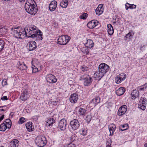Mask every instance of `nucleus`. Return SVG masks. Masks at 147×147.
<instances>
[{
    "instance_id": "53",
    "label": "nucleus",
    "mask_w": 147,
    "mask_h": 147,
    "mask_svg": "<svg viewBox=\"0 0 147 147\" xmlns=\"http://www.w3.org/2000/svg\"><path fill=\"white\" fill-rule=\"evenodd\" d=\"M127 4H126L125 5V8L126 10H127L129 8H130L129 5V6H127Z\"/></svg>"
},
{
    "instance_id": "2",
    "label": "nucleus",
    "mask_w": 147,
    "mask_h": 147,
    "mask_svg": "<svg viewBox=\"0 0 147 147\" xmlns=\"http://www.w3.org/2000/svg\"><path fill=\"white\" fill-rule=\"evenodd\" d=\"M109 69V66L105 63H101L98 67V71L96 72L94 75L96 80H99L108 71Z\"/></svg>"
},
{
    "instance_id": "7",
    "label": "nucleus",
    "mask_w": 147,
    "mask_h": 147,
    "mask_svg": "<svg viewBox=\"0 0 147 147\" xmlns=\"http://www.w3.org/2000/svg\"><path fill=\"white\" fill-rule=\"evenodd\" d=\"M30 94V92L28 90L25 89L22 91L20 98L22 101H26L29 98Z\"/></svg>"
},
{
    "instance_id": "26",
    "label": "nucleus",
    "mask_w": 147,
    "mask_h": 147,
    "mask_svg": "<svg viewBox=\"0 0 147 147\" xmlns=\"http://www.w3.org/2000/svg\"><path fill=\"white\" fill-rule=\"evenodd\" d=\"M32 123L31 122H29L26 123V126L27 130L28 131H32L33 128L32 127Z\"/></svg>"
},
{
    "instance_id": "24",
    "label": "nucleus",
    "mask_w": 147,
    "mask_h": 147,
    "mask_svg": "<svg viewBox=\"0 0 147 147\" xmlns=\"http://www.w3.org/2000/svg\"><path fill=\"white\" fill-rule=\"evenodd\" d=\"M107 32L110 35H111L114 33V30L112 25L110 24L107 25Z\"/></svg>"
},
{
    "instance_id": "37",
    "label": "nucleus",
    "mask_w": 147,
    "mask_h": 147,
    "mask_svg": "<svg viewBox=\"0 0 147 147\" xmlns=\"http://www.w3.org/2000/svg\"><path fill=\"white\" fill-rule=\"evenodd\" d=\"M5 42L2 40H0V52L3 49L4 47Z\"/></svg>"
},
{
    "instance_id": "50",
    "label": "nucleus",
    "mask_w": 147,
    "mask_h": 147,
    "mask_svg": "<svg viewBox=\"0 0 147 147\" xmlns=\"http://www.w3.org/2000/svg\"><path fill=\"white\" fill-rule=\"evenodd\" d=\"M52 26L55 28H57L58 26L57 23L55 21H53Z\"/></svg>"
},
{
    "instance_id": "35",
    "label": "nucleus",
    "mask_w": 147,
    "mask_h": 147,
    "mask_svg": "<svg viewBox=\"0 0 147 147\" xmlns=\"http://www.w3.org/2000/svg\"><path fill=\"white\" fill-rule=\"evenodd\" d=\"M8 109L5 105L4 106H0V115L3 113H1L2 111L4 112Z\"/></svg>"
},
{
    "instance_id": "36",
    "label": "nucleus",
    "mask_w": 147,
    "mask_h": 147,
    "mask_svg": "<svg viewBox=\"0 0 147 147\" xmlns=\"http://www.w3.org/2000/svg\"><path fill=\"white\" fill-rule=\"evenodd\" d=\"M117 76L119 77V78H121V80H122V81L124 80L126 78V75L124 73H121Z\"/></svg>"
},
{
    "instance_id": "56",
    "label": "nucleus",
    "mask_w": 147,
    "mask_h": 147,
    "mask_svg": "<svg viewBox=\"0 0 147 147\" xmlns=\"http://www.w3.org/2000/svg\"><path fill=\"white\" fill-rule=\"evenodd\" d=\"M107 145V146H106V147H110L111 146V144H110L109 145V144H108V145Z\"/></svg>"
},
{
    "instance_id": "43",
    "label": "nucleus",
    "mask_w": 147,
    "mask_h": 147,
    "mask_svg": "<svg viewBox=\"0 0 147 147\" xmlns=\"http://www.w3.org/2000/svg\"><path fill=\"white\" fill-rule=\"evenodd\" d=\"M115 81L116 83L119 84L121 83L122 80H121V78H119V77L117 76L115 77Z\"/></svg>"
},
{
    "instance_id": "33",
    "label": "nucleus",
    "mask_w": 147,
    "mask_h": 147,
    "mask_svg": "<svg viewBox=\"0 0 147 147\" xmlns=\"http://www.w3.org/2000/svg\"><path fill=\"white\" fill-rule=\"evenodd\" d=\"M7 128V127H6V125H5V122H3L0 125V131H4Z\"/></svg>"
},
{
    "instance_id": "20",
    "label": "nucleus",
    "mask_w": 147,
    "mask_h": 147,
    "mask_svg": "<svg viewBox=\"0 0 147 147\" xmlns=\"http://www.w3.org/2000/svg\"><path fill=\"white\" fill-rule=\"evenodd\" d=\"M9 144L11 147H18L19 144V142L18 140L14 139L10 142Z\"/></svg>"
},
{
    "instance_id": "13",
    "label": "nucleus",
    "mask_w": 147,
    "mask_h": 147,
    "mask_svg": "<svg viewBox=\"0 0 147 147\" xmlns=\"http://www.w3.org/2000/svg\"><path fill=\"white\" fill-rule=\"evenodd\" d=\"M27 46L29 51L34 50L36 47V43L34 41H30L27 44Z\"/></svg>"
},
{
    "instance_id": "6",
    "label": "nucleus",
    "mask_w": 147,
    "mask_h": 147,
    "mask_svg": "<svg viewBox=\"0 0 147 147\" xmlns=\"http://www.w3.org/2000/svg\"><path fill=\"white\" fill-rule=\"evenodd\" d=\"M25 9L29 13L34 15L37 12V10L35 5H25Z\"/></svg>"
},
{
    "instance_id": "31",
    "label": "nucleus",
    "mask_w": 147,
    "mask_h": 147,
    "mask_svg": "<svg viewBox=\"0 0 147 147\" xmlns=\"http://www.w3.org/2000/svg\"><path fill=\"white\" fill-rule=\"evenodd\" d=\"M36 4L35 1L34 0H27L25 5H33Z\"/></svg>"
},
{
    "instance_id": "58",
    "label": "nucleus",
    "mask_w": 147,
    "mask_h": 147,
    "mask_svg": "<svg viewBox=\"0 0 147 147\" xmlns=\"http://www.w3.org/2000/svg\"><path fill=\"white\" fill-rule=\"evenodd\" d=\"M82 71H84V67H82Z\"/></svg>"
},
{
    "instance_id": "15",
    "label": "nucleus",
    "mask_w": 147,
    "mask_h": 147,
    "mask_svg": "<svg viewBox=\"0 0 147 147\" xmlns=\"http://www.w3.org/2000/svg\"><path fill=\"white\" fill-rule=\"evenodd\" d=\"M78 99V95L76 93L71 94L69 98V100L70 102L74 104L77 102Z\"/></svg>"
},
{
    "instance_id": "23",
    "label": "nucleus",
    "mask_w": 147,
    "mask_h": 147,
    "mask_svg": "<svg viewBox=\"0 0 147 147\" xmlns=\"http://www.w3.org/2000/svg\"><path fill=\"white\" fill-rule=\"evenodd\" d=\"M94 45V43L92 41L91 39L87 40V42L85 44V46L86 47L89 48H92Z\"/></svg>"
},
{
    "instance_id": "40",
    "label": "nucleus",
    "mask_w": 147,
    "mask_h": 147,
    "mask_svg": "<svg viewBox=\"0 0 147 147\" xmlns=\"http://www.w3.org/2000/svg\"><path fill=\"white\" fill-rule=\"evenodd\" d=\"M88 15L87 13H84L81 15L80 16V18L83 20H85L87 18Z\"/></svg>"
},
{
    "instance_id": "44",
    "label": "nucleus",
    "mask_w": 147,
    "mask_h": 147,
    "mask_svg": "<svg viewBox=\"0 0 147 147\" xmlns=\"http://www.w3.org/2000/svg\"><path fill=\"white\" fill-rule=\"evenodd\" d=\"M87 47L83 48L82 49V51L84 54H87L89 53V51Z\"/></svg>"
},
{
    "instance_id": "21",
    "label": "nucleus",
    "mask_w": 147,
    "mask_h": 147,
    "mask_svg": "<svg viewBox=\"0 0 147 147\" xmlns=\"http://www.w3.org/2000/svg\"><path fill=\"white\" fill-rule=\"evenodd\" d=\"M125 91L124 87H121L116 91V93L118 96H121L124 94Z\"/></svg>"
},
{
    "instance_id": "30",
    "label": "nucleus",
    "mask_w": 147,
    "mask_h": 147,
    "mask_svg": "<svg viewBox=\"0 0 147 147\" xmlns=\"http://www.w3.org/2000/svg\"><path fill=\"white\" fill-rule=\"evenodd\" d=\"M68 4V1L66 0H64L62 1L60 3V5L63 8H66Z\"/></svg>"
},
{
    "instance_id": "17",
    "label": "nucleus",
    "mask_w": 147,
    "mask_h": 147,
    "mask_svg": "<svg viewBox=\"0 0 147 147\" xmlns=\"http://www.w3.org/2000/svg\"><path fill=\"white\" fill-rule=\"evenodd\" d=\"M57 5V2L54 0L51 1L49 5V10L51 11H54L56 9Z\"/></svg>"
},
{
    "instance_id": "1",
    "label": "nucleus",
    "mask_w": 147,
    "mask_h": 147,
    "mask_svg": "<svg viewBox=\"0 0 147 147\" xmlns=\"http://www.w3.org/2000/svg\"><path fill=\"white\" fill-rule=\"evenodd\" d=\"M13 35L17 38H24L26 37H38L39 40L42 39V34L41 31L37 30L36 26L34 25L26 26L24 29L20 27L15 28L13 30Z\"/></svg>"
},
{
    "instance_id": "41",
    "label": "nucleus",
    "mask_w": 147,
    "mask_h": 147,
    "mask_svg": "<svg viewBox=\"0 0 147 147\" xmlns=\"http://www.w3.org/2000/svg\"><path fill=\"white\" fill-rule=\"evenodd\" d=\"M25 119L23 117H21L19 119L18 121V123L20 124H21L26 121Z\"/></svg>"
},
{
    "instance_id": "5",
    "label": "nucleus",
    "mask_w": 147,
    "mask_h": 147,
    "mask_svg": "<svg viewBox=\"0 0 147 147\" xmlns=\"http://www.w3.org/2000/svg\"><path fill=\"white\" fill-rule=\"evenodd\" d=\"M35 142L39 147H43L47 143L46 138L44 136L37 137Z\"/></svg>"
},
{
    "instance_id": "18",
    "label": "nucleus",
    "mask_w": 147,
    "mask_h": 147,
    "mask_svg": "<svg viewBox=\"0 0 147 147\" xmlns=\"http://www.w3.org/2000/svg\"><path fill=\"white\" fill-rule=\"evenodd\" d=\"M109 129L110 131V136H112L114 134V132L116 129V126L113 123L110 124L109 126Z\"/></svg>"
},
{
    "instance_id": "19",
    "label": "nucleus",
    "mask_w": 147,
    "mask_h": 147,
    "mask_svg": "<svg viewBox=\"0 0 147 147\" xmlns=\"http://www.w3.org/2000/svg\"><path fill=\"white\" fill-rule=\"evenodd\" d=\"M18 68L21 70H26L27 69V66L24 62L19 61L18 63Z\"/></svg>"
},
{
    "instance_id": "32",
    "label": "nucleus",
    "mask_w": 147,
    "mask_h": 147,
    "mask_svg": "<svg viewBox=\"0 0 147 147\" xmlns=\"http://www.w3.org/2000/svg\"><path fill=\"white\" fill-rule=\"evenodd\" d=\"M78 113L80 115H84L86 114V110L84 109L80 108L78 111Z\"/></svg>"
},
{
    "instance_id": "42",
    "label": "nucleus",
    "mask_w": 147,
    "mask_h": 147,
    "mask_svg": "<svg viewBox=\"0 0 147 147\" xmlns=\"http://www.w3.org/2000/svg\"><path fill=\"white\" fill-rule=\"evenodd\" d=\"M123 129H120L119 128V130L123 131L127 129L128 128V125L126 123L122 125Z\"/></svg>"
},
{
    "instance_id": "28",
    "label": "nucleus",
    "mask_w": 147,
    "mask_h": 147,
    "mask_svg": "<svg viewBox=\"0 0 147 147\" xmlns=\"http://www.w3.org/2000/svg\"><path fill=\"white\" fill-rule=\"evenodd\" d=\"M55 119L52 118H50L48 119V121H47L46 123L47 125L50 126L52 125L53 124L55 123Z\"/></svg>"
},
{
    "instance_id": "25",
    "label": "nucleus",
    "mask_w": 147,
    "mask_h": 147,
    "mask_svg": "<svg viewBox=\"0 0 147 147\" xmlns=\"http://www.w3.org/2000/svg\"><path fill=\"white\" fill-rule=\"evenodd\" d=\"M131 95L132 98V99H135L139 96V91L136 90H134L131 93Z\"/></svg>"
},
{
    "instance_id": "45",
    "label": "nucleus",
    "mask_w": 147,
    "mask_h": 147,
    "mask_svg": "<svg viewBox=\"0 0 147 147\" xmlns=\"http://www.w3.org/2000/svg\"><path fill=\"white\" fill-rule=\"evenodd\" d=\"M68 147H75L76 145L73 142H70L67 144L66 145Z\"/></svg>"
},
{
    "instance_id": "60",
    "label": "nucleus",
    "mask_w": 147,
    "mask_h": 147,
    "mask_svg": "<svg viewBox=\"0 0 147 147\" xmlns=\"http://www.w3.org/2000/svg\"><path fill=\"white\" fill-rule=\"evenodd\" d=\"M1 147H4L3 146H1Z\"/></svg>"
},
{
    "instance_id": "46",
    "label": "nucleus",
    "mask_w": 147,
    "mask_h": 147,
    "mask_svg": "<svg viewBox=\"0 0 147 147\" xmlns=\"http://www.w3.org/2000/svg\"><path fill=\"white\" fill-rule=\"evenodd\" d=\"M126 4H127L128 5H129L130 9H135L136 8V5H135L134 4H130L128 3H126Z\"/></svg>"
},
{
    "instance_id": "49",
    "label": "nucleus",
    "mask_w": 147,
    "mask_h": 147,
    "mask_svg": "<svg viewBox=\"0 0 147 147\" xmlns=\"http://www.w3.org/2000/svg\"><path fill=\"white\" fill-rule=\"evenodd\" d=\"M76 137L75 135H73L70 138L71 142H73L76 140Z\"/></svg>"
},
{
    "instance_id": "48",
    "label": "nucleus",
    "mask_w": 147,
    "mask_h": 147,
    "mask_svg": "<svg viewBox=\"0 0 147 147\" xmlns=\"http://www.w3.org/2000/svg\"><path fill=\"white\" fill-rule=\"evenodd\" d=\"M2 86H3L7 84V80L5 79H4L3 80L2 82Z\"/></svg>"
},
{
    "instance_id": "27",
    "label": "nucleus",
    "mask_w": 147,
    "mask_h": 147,
    "mask_svg": "<svg viewBox=\"0 0 147 147\" xmlns=\"http://www.w3.org/2000/svg\"><path fill=\"white\" fill-rule=\"evenodd\" d=\"M134 34V32L131 31L129 32L124 36V38L125 40H126L127 38L131 39L133 37Z\"/></svg>"
},
{
    "instance_id": "16",
    "label": "nucleus",
    "mask_w": 147,
    "mask_h": 147,
    "mask_svg": "<svg viewBox=\"0 0 147 147\" xmlns=\"http://www.w3.org/2000/svg\"><path fill=\"white\" fill-rule=\"evenodd\" d=\"M104 10L103 5L102 4H99L96 9V14L98 16L100 15L103 13Z\"/></svg>"
},
{
    "instance_id": "11",
    "label": "nucleus",
    "mask_w": 147,
    "mask_h": 147,
    "mask_svg": "<svg viewBox=\"0 0 147 147\" xmlns=\"http://www.w3.org/2000/svg\"><path fill=\"white\" fill-rule=\"evenodd\" d=\"M47 82L50 83H54L57 81L56 77L52 74H48L46 78Z\"/></svg>"
},
{
    "instance_id": "38",
    "label": "nucleus",
    "mask_w": 147,
    "mask_h": 147,
    "mask_svg": "<svg viewBox=\"0 0 147 147\" xmlns=\"http://www.w3.org/2000/svg\"><path fill=\"white\" fill-rule=\"evenodd\" d=\"M147 87V83H146L143 85L140 86L138 89L140 90L144 91L146 88Z\"/></svg>"
},
{
    "instance_id": "54",
    "label": "nucleus",
    "mask_w": 147,
    "mask_h": 147,
    "mask_svg": "<svg viewBox=\"0 0 147 147\" xmlns=\"http://www.w3.org/2000/svg\"><path fill=\"white\" fill-rule=\"evenodd\" d=\"M25 0H19V2L21 3H23L25 1Z\"/></svg>"
},
{
    "instance_id": "22",
    "label": "nucleus",
    "mask_w": 147,
    "mask_h": 147,
    "mask_svg": "<svg viewBox=\"0 0 147 147\" xmlns=\"http://www.w3.org/2000/svg\"><path fill=\"white\" fill-rule=\"evenodd\" d=\"M100 98L98 97H96L93 98L91 101L90 104H93L94 106L100 102Z\"/></svg>"
},
{
    "instance_id": "55",
    "label": "nucleus",
    "mask_w": 147,
    "mask_h": 147,
    "mask_svg": "<svg viewBox=\"0 0 147 147\" xmlns=\"http://www.w3.org/2000/svg\"><path fill=\"white\" fill-rule=\"evenodd\" d=\"M13 113V112H11L10 114V116H11V117H13V114H12Z\"/></svg>"
},
{
    "instance_id": "34",
    "label": "nucleus",
    "mask_w": 147,
    "mask_h": 147,
    "mask_svg": "<svg viewBox=\"0 0 147 147\" xmlns=\"http://www.w3.org/2000/svg\"><path fill=\"white\" fill-rule=\"evenodd\" d=\"M33 62V61H32L31 63L32 65V72L33 73H35L38 72V69L37 68V67L36 66H35V65H34Z\"/></svg>"
},
{
    "instance_id": "39",
    "label": "nucleus",
    "mask_w": 147,
    "mask_h": 147,
    "mask_svg": "<svg viewBox=\"0 0 147 147\" xmlns=\"http://www.w3.org/2000/svg\"><path fill=\"white\" fill-rule=\"evenodd\" d=\"M92 116L90 113L88 114L86 116V120L87 121L88 123H89L91 120L92 118Z\"/></svg>"
},
{
    "instance_id": "29",
    "label": "nucleus",
    "mask_w": 147,
    "mask_h": 147,
    "mask_svg": "<svg viewBox=\"0 0 147 147\" xmlns=\"http://www.w3.org/2000/svg\"><path fill=\"white\" fill-rule=\"evenodd\" d=\"M4 122H5V124L6 125V127H7V128L9 129L11 127V122L10 119H6Z\"/></svg>"
},
{
    "instance_id": "10",
    "label": "nucleus",
    "mask_w": 147,
    "mask_h": 147,
    "mask_svg": "<svg viewBox=\"0 0 147 147\" xmlns=\"http://www.w3.org/2000/svg\"><path fill=\"white\" fill-rule=\"evenodd\" d=\"M66 125L67 122L66 120L64 119H63L58 123V127L61 130H65L66 129Z\"/></svg>"
},
{
    "instance_id": "59",
    "label": "nucleus",
    "mask_w": 147,
    "mask_h": 147,
    "mask_svg": "<svg viewBox=\"0 0 147 147\" xmlns=\"http://www.w3.org/2000/svg\"><path fill=\"white\" fill-rule=\"evenodd\" d=\"M5 1H9L10 0H4Z\"/></svg>"
},
{
    "instance_id": "8",
    "label": "nucleus",
    "mask_w": 147,
    "mask_h": 147,
    "mask_svg": "<svg viewBox=\"0 0 147 147\" xmlns=\"http://www.w3.org/2000/svg\"><path fill=\"white\" fill-rule=\"evenodd\" d=\"M70 125L72 130L75 131L79 128L80 124L77 119H74L71 121Z\"/></svg>"
},
{
    "instance_id": "52",
    "label": "nucleus",
    "mask_w": 147,
    "mask_h": 147,
    "mask_svg": "<svg viewBox=\"0 0 147 147\" xmlns=\"http://www.w3.org/2000/svg\"><path fill=\"white\" fill-rule=\"evenodd\" d=\"M4 117V115L3 114L0 117V122H1L2 120L3 119Z\"/></svg>"
},
{
    "instance_id": "3",
    "label": "nucleus",
    "mask_w": 147,
    "mask_h": 147,
    "mask_svg": "<svg viewBox=\"0 0 147 147\" xmlns=\"http://www.w3.org/2000/svg\"><path fill=\"white\" fill-rule=\"evenodd\" d=\"M80 80L84 81V84L86 86H90L92 81V78L87 74L82 76L80 78Z\"/></svg>"
},
{
    "instance_id": "9",
    "label": "nucleus",
    "mask_w": 147,
    "mask_h": 147,
    "mask_svg": "<svg viewBox=\"0 0 147 147\" xmlns=\"http://www.w3.org/2000/svg\"><path fill=\"white\" fill-rule=\"evenodd\" d=\"M147 100L145 98L140 99L138 104V107L142 110H144L146 108Z\"/></svg>"
},
{
    "instance_id": "12",
    "label": "nucleus",
    "mask_w": 147,
    "mask_h": 147,
    "mask_svg": "<svg viewBox=\"0 0 147 147\" xmlns=\"http://www.w3.org/2000/svg\"><path fill=\"white\" fill-rule=\"evenodd\" d=\"M99 24L98 22L96 20H93L89 22L87 24V27L90 29H93L95 27L98 26Z\"/></svg>"
},
{
    "instance_id": "47",
    "label": "nucleus",
    "mask_w": 147,
    "mask_h": 147,
    "mask_svg": "<svg viewBox=\"0 0 147 147\" xmlns=\"http://www.w3.org/2000/svg\"><path fill=\"white\" fill-rule=\"evenodd\" d=\"M80 132L81 134L83 136L85 135L87 133L86 131L83 129L80 130Z\"/></svg>"
},
{
    "instance_id": "4",
    "label": "nucleus",
    "mask_w": 147,
    "mask_h": 147,
    "mask_svg": "<svg viewBox=\"0 0 147 147\" xmlns=\"http://www.w3.org/2000/svg\"><path fill=\"white\" fill-rule=\"evenodd\" d=\"M70 39V37L67 35L60 36L58 39L57 43L61 45H65L69 42Z\"/></svg>"
},
{
    "instance_id": "51",
    "label": "nucleus",
    "mask_w": 147,
    "mask_h": 147,
    "mask_svg": "<svg viewBox=\"0 0 147 147\" xmlns=\"http://www.w3.org/2000/svg\"><path fill=\"white\" fill-rule=\"evenodd\" d=\"M1 100H7V96H4L1 98Z\"/></svg>"
},
{
    "instance_id": "14",
    "label": "nucleus",
    "mask_w": 147,
    "mask_h": 147,
    "mask_svg": "<svg viewBox=\"0 0 147 147\" xmlns=\"http://www.w3.org/2000/svg\"><path fill=\"white\" fill-rule=\"evenodd\" d=\"M127 107L125 105L121 106L119 109L117 114L119 116H121L124 115L127 110Z\"/></svg>"
},
{
    "instance_id": "57",
    "label": "nucleus",
    "mask_w": 147,
    "mask_h": 147,
    "mask_svg": "<svg viewBox=\"0 0 147 147\" xmlns=\"http://www.w3.org/2000/svg\"><path fill=\"white\" fill-rule=\"evenodd\" d=\"M147 147V143H146L144 144V147Z\"/></svg>"
}]
</instances>
